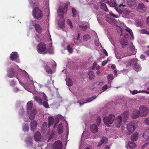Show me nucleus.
<instances>
[{
  "mask_svg": "<svg viewBox=\"0 0 149 149\" xmlns=\"http://www.w3.org/2000/svg\"><path fill=\"white\" fill-rule=\"evenodd\" d=\"M114 114H111L108 117H105L103 118L104 124L107 126H109V124H111L113 121L114 122L115 125L118 128H119L122 125V119L120 116H118L116 118Z\"/></svg>",
  "mask_w": 149,
  "mask_h": 149,
  "instance_id": "f257e3e1",
  "label": "nucleus"
},
{
  "mask_svg": "<svg viewBox=\"0 0 149 149\" xmlns=\"http://www.w3.org/2000/svg\"><path fill=\"white\" fill-rule=\"evenodd\" d=\"M68 8V6L65 4L63 8L62 6L60 7L58 9V14L61 18L62 19L61 25L60 22H59L58 24L61 28H63L64 27V19L63 18V15L67 11V9Z\"/></svg>",
  "mask_w": 149,
  "mask_h": 149,
  "instance_id": "f03ea898",
  "label": "nucleus"
},
{
  "mask_svg": "<svg viewBox=\"0 0 149 149\" xmlns=\"http://www.w3.org/2000/svg\"><path fill=\"white\" fill-rule=\"evenodd\" d=\"M37 51L38 53L42 54H45L47 53V50L46 44L43 42H41L37 46Z\"/></svg>",
  "mask_w": 149,
  "mask_h": 149,
  "instance_id": "7ed1b4c3",
  "label": "nucleus"
},
{
  "mask_svg": "<svg viewBox=\"0 0 149 149\" xmlns=\"http://www.w3.org/2000/svg\"><path fill=\"white\" fill-rule=\"evenodd\" d=\"M32 15L34 17L37 19H40L43 16L42 11L37 7L34 9Z\"/></svg>",
  "mask_w": 149,
  "mask_h": 149,
  "instance_id": "20e7f679",
  "label": "nucleus"
},
{
  "mask_svg": "<svg viewBox=\"0 0 149 149\" xmlns=\"http://www.w3.org/2000/svg\"><path fill=\"white\" fill-rule=\"evenodd\" d=\"M126 128L127 132L126 134L127 135H129L131 134L135 131L136 127L134 123L130 122L127 125Z\"/></svg>",
  "mask_w": 149,
  "mask_h": 149,
  "instance_id": "39448f33",
  "label": "nucleus"
},
{
  "mask_svg": "<svg viewBox=\"0 0 149 149\" xmlns=\"http://www.w3.org/2000/svg\"><path fill=\"white\" fill-rule=\"evenodd\" d=\"M139 109L141 116L142 117L146 116L149 112L148 109L146 106L143 105H141L139 107Z\"/></svg>",
  "mask_w": 149,
  "mask_h": 149,
  "instance_id": "423d86ee",
  "label": "nucleus"
},
{
  "mask_svg": "<svg viewBox=\"0 0 149 149\" xmlns=\"http://www.w3.org/2000/svg\"><path fill=\"white\" fill-rule=\"evenodd\" d=\"M10 58L12 61H15L18 63L20 62L19 55L17 52H12L10 54Z\"/></svg>",
  "mask_w": 149,
  "mask_h": 149,
  "instance_id": "0eeeda50",
  "label": "nucleus"
},
{
  "mask_svg": "<svg viewBox=\"0 0 149 149\" xmlns=\"http://www.w3.org/2000/svg\"><path fill=\"white\" fill-rule=\"evenodd\" d=\"M129 47V52L124 56H131L136 54V51L134 47L132 44L131 43L130 44Z\"/></svg>",
  "mask_w": 149,
  "mask_h": 149,
  "instance_id": "6e6552de",
  "label": "nucleus"
},
{
  "mask_svg": "<svg viewBox=\"0 0 149 149\" xmlns=\"http://www.w3.org/2000/svg\"><path fill=\"white\" fill-rule=\"evenodd\" d=\"M62 143L59 140L56 141L53 144V148L54 149H61L62 148Z\"/></svg>",
  "mask_w": 149,
  "mask_h": 149,
  "instance_id": "1a4fd4ad",
  "label": "nucleus"
},
{
  "mask_svg": "<svg viewBox=\"0 0 149 149\" xmlns=\"http://www.w3.org/2000/svg\"><path fill=\"white\" fill-rule=\"evenodd\" d=\"M30 125L31 131H33L37 127L38 123L36 120H34L31 122Z\"/></svg>",
  "mask_w": 149,
  "mask_h": 149,
  "instance_id": "9d476101",
  "label": "nucleus"
},
{
  "mask_svg": "<svg viewBox=\"0 0 149 149\" xmlns=\"http://www.w3.org/2000/svg\"><path fill=\"white\" fill-rule=\"evenodd\" d=\"M141 115L139 110H135L133 111L132 115V118L133 119L138 118Z\"/></svg>",
  "mask_w": 149,
  "mask_h": 149,
  "instance_id": "9b49d317",
  "label": "nucleus"
},
{
  "mask_svg": "<svg viewBox=\"0 0 149 149\" xmlns=\"http://www.w3.org/2000/svg\"><path fill=\"white\" fill-rule=\"evenodd\" d=\"M126 147L128 149H129L128 148V147L130 148V149H133L136 147V145L134 141H129L127 146Z\"/></svg>",
  "mask_w": 149,
  "mask_h": 149,
  "instance_id": "f8f14e48",
  "label": "nucleus"
},
{
  "mask_svg": "<svg viewBox=\"0 0 149 149\" xmlns=\"http://www.w3.org/2000/svg\"><path fill=\"white\" fill-rule=\"evenodd\" d=\"M138 9L141 10L143 11H146L147 10V8L144 4L142 3H140L138 5Z\"/></svg>",
  "mask_w": 149,
  "mask_h": 149,
  "instance_id": "ddd939ff",
  "label": "nucleus"
},
{
  "mask_svg": "<svg viewBox=\"0 0 149 149\" xmlns=\"http://www.w3.org/2000/svg\"><path fill=\"white\" fill-rule=\"evenodd\" d=\"M36 110L33 109L31 111L30 113V116L29 117V119L31 120H33L34 119L35 115L36 113Z\"/></svg>",
  "mask_w": 149,
  "mask_h": 149,
  "instance_id": "4468645a",
  "label": "nucleus"
},
{
  "mask_svg": "<svg viewBox=\"0 0 149 149\" xmlns=\"http://www.w3.org/2000/svg\"><path fill=\"white\" fill-rule=\"evenodd\" d=\"M91 130L93 133H96L98 130L97 126L95 124H92L90 127Z\"/></svg>",
  "mask_w": 149,
  "mask_h": 149,
  "instance_id": "2eb2a0df",
  "label": "nucleus"
},
{
  "mask_svg": "<svg viewBox=\"0 0 149 149\" xmlns=\"http://www.w3.org/2000/svg\"><path fill=\"white\" fill-rule=\"evenodd\" d=\"M41 137V134L40 132H37L35 133L34 138L36 141H38L40 140Z\"/></svg>",
  "mask_w": 149,
  "mask_h": 149,
  "instance_id": "dca6fc26",
  "label": "nucleus"
},
{
  "mask_svg": "<svg viewBox=\"0 0 149 149\" xmlns=\"http://www.w3.org/2000/svg\"><path fill=\"white\" fill-rule=\"evenodd\" d=\"M139 62L136 58H134L129 61V64L130 65H137L139 64Z\"/></svg>",
  "mask_w": 149,
  "mask_h": 149,
  "instance_id": "f3484780",
  "label": "nucleus"
},
{
  "mask_svg": "<svg viewBox=\"0 0 149 149\" xmlns=\"http://www.w3.org/2000/svg\"><path fill=\"white\" fill-rule=\"evenodd\" d=\"M47 124V122H44L42 125L41 127V132L43 134H44L46 132Z\"/></svg>",
  "mask_w": 149,
  "mask_h": 149,
  "instance_id": "a211bd4d",
  "label": "nucleus"
},
{
  "mask_svg": "<svg viewBox=\"0 0 149 149\" xmlns=\"http://www.w3.org/2000/svg\"><path fill=\"white\" fill-rule=\"evenodd\" d=\"M14 71L12 69H10L8 71V76L10 78H12L14 76Z\"/></svg>",
  "mask_w": 149,
  "mask_h": 149,
  "instance_id": "6ab92c4d",
  "label": "nucleus"
},
{
  "mask_svg": "<svg viewBox=\"0 0 149 149\" xmlns=\"http://www.w3.org/2000/svg\"><path fill=\"white\" fill-rule=\"evenodd\" d=\"M63 127L61 124H59L58 127V134H61L63 130Z\"/></svg>",
  "mask_w": 149,
  "mask_h": 149,
  "instance_id": "aec40b11",
  "label": "nucleus"
},
{
  "mask_svg": "<svg viewBox=\"0 0 149 149\" xmlns=\"http://www.w3.org/2000/svg\"><path fill=\"white\" fill-rule=\"evenodd\" d=\"M88 74L89 76V79L90 80L93 79L95 77V74L94 72L92 71H89L88 72Z\"/></svg>",
  "mask_w": 149,
  "mask_h": 149,
  "instance_id": "412c9836",
  "label": "nucleus"
},
{
  "mask_svg": "<svg viewBox=\"0 0 149 149\" xmlns=\"http://www.w3.org/2000/svg\"><path fill=\"white\" fill-rule=\"evenodd\" d=\"M143 137L148 140H149V129L147 130L143 133Z\"/></svg>",
  "mask_w": 149,
  "mask_h": 149,
  "instance_id": "4be33fe9",
  "label": "nucleus"
},
{
  "mask_svg": "<svg viewBox=\"0 0 149 149\" xmlns=\"http://www.w3.org/2000/svg\"><path fill=\"white\" fill-rule=\"evenodd\" d=\"M138 133L137 132L134 133L131 136V139L132 141H136L138 139Z\"/></svg>",
  "mask_w": 149,
  "mask_h": 149,
  "instance_id": "5701e85b",
  "label": "nucleus"
},
{
  "mask_svg": "<svg viewBox=\"0 0 149 149\" xmlns=\"http://www.w3.org/2000/svg\"><path fill=\"white\" fill-rule=\"evenodd\" d=\"M36 29V31L39 33H41L42 31L41 27L40 25L37 24H36L34 26Z\"/></svg>",
  "mask_w": 149,
  "mask_h": 149,
  "instance_id": "b1692460",
  "label": "nucleus"
},
{
  "mask_svg": "<svg viewBox=\"0 0 149 149\" xmlns=\"http://www.w3.org/2000/svg\"><path fill=\"white\" fill-rule=\"evenodd\" d=\"M33 107V104L30 102H29L27 104V112L29 113L30 111L32 109Z\"/></svg>",
  "mask_w": 149,
  "mask_h": 149,
  "instance_id": "393cba45",
  "label": "nucleus"
},
{
  "mask_svg": "<svg viewBox=\"0 0 149 149\" xmlns=\"http://www.w3.org/2000/svg\"><path fill=\"white\" fill-rule=\"evenodd\" d=\"M111 2L109 3V1H108L107 2L109 3L111 7H114L118 4L116 3V1L115 0H110Z\"/></svg>",
  "mask_w": 149,
  "mask_h": 149,
  "instance_id": "a878e982",
  "label": "nucleus"
},
{
  "mask_svg": "<svg viewBox=\"0 0 149 149\" xmlns=\"http://www.w3.org/2000/svg\"><path fill=\"white\" fill-rule=\"evenodd\" d=\"M35 100L37 102H38L39 105H41L42 104V99L38 96H34L33 97Z\"/></svg>",
  "mask_w": 149,
  "mask_h": 149,
  "instance_id": "bb28decb",
  "label": "nucleus"
},
{
  "mask_svg": "<svg viewBox=\"0 0 149 149\" xmlns=\"http://www.w3.org/2000/svg\"><path fill=\"white\" fill-rule=\"evenodd\" d=\"M122 117L125 120H126L129 117V112L128 111H125L122 114Z\"/></svg>",
  "mask_w": 149,
  "mask_h": 149,
  "instance_id": "cd10ccee",
  "label": "nucleus"
},
{
  "mask_svg": "<svg viewBox=\"0 0 149 149\" xmlns=\"http://www.w3.org/2000/svg\"><path fill=\"white\" fill-rule=\"evenodd\" d=\"M45 69L47 72L49 74H52V70L48 66H45Z\"/></svg>",
  "mask_w": 149,
  "mask_h": 149,
  "instance_id": "c85d7f7f",
  "label": "nucleus"
},
{
  "mask_svg": "<svg viewBox=\"0 0 149 149\" xmlns=\"http://www.w3.org/2000/svg\"><path fill=\"white\" fill-rule=\"evenodd\" d=\"M97 96L98 95H93L91 97H88L86 99V102L87 103L91 102L92 101L95 99Z\"/></svg>",
  "mask_w": 149,
  "mask_h": 149,
  "instance_id": "c756f323",
  "label": "nucleus"
},
{
  "mask_svg": "<svg viewBox=\"0 0 149 149\" xmlns=\"http://www.w3.org/2000/svg\"><path fill=\"white\" fill-rule=\"evenodd\" d=\"M65 81L66 82L67 85L68 86H71L73 85V82L69 78L68 79H66Z\"/></svg>",
  "mask_w": 149,
  "mask_h": 149,
  "instance_id": "7c9ffc66",
  "label": "nucleus"
},
{
  "mask_svg": "<svg viewBox=\"0 0 149 149\" xmlns=\"http://www.w3.org/2000/svg\"><path fill=\"white\" fill-rule=\"evenodd\" d=\"M107 78L108 81V83H111L113 78V76L112 74H109L107 75Z\"/></svg>",
  "mask_w": 149,
  "mask_h": 149,
  "instance_id": "2f4dec72",
  "label": "nucleus"
},
{
  "mask_svg": "<svg viewBox=\"0 0 149 149\" xmlns=\"http://www.w3.org/2000/svg\"><path fill=\"white\" fill-rule=\"evenodd\" d=\"M125 30L129 33L132 38V40H133L134 39V36L131 30L128 27H126Z\"/></svg>",
  "mask_w": 149,
  "mask_h": 149,
  "instance_id": "473e14b6",
  "label": "nucleus"
},
{
  "mask_svg": "<svg viewBox=\"0 0 149 149\" xmlns=\"http://www.w3.org/2000/svg\"><path fill=\"white\" fill-rule=\"evenodd\" d=\"M23 130L24 131H29V127L27 123H24L23 125Z\"/></svg>",
  "mask_w": 149,
  "mask_h": 149,
  "instance_id": "72a5a7b5",
  "label": "nucleus"
},
{
  "mask_svg": "<svg viewBox=\"0 0 149 149\" xmlns=\"http://www.w3.org/2000/svg\"><path fill=\"white\" fill-rule=\"evenodd\" d=\"M101 6L102 8L106 12H108V10L106 5L103 3H101Z\"/></svg>",
  "mask_w": 149,
  "mask_h": 149,
  "instance_id": "f704fd0d",
  "label": "nucleus"
},
{
  "mask_svg": "<svg viewBox=\"0 0 149 149\" xmlns=\"http://www.w3.org/2000/svg\"><path fill=\"white\" fill-rule=\"evenodd\" d=\"M26 143L28 145L30 144L32 141V139L30 137H28L26 138L25 140Z\"/></svg>",
  "mask_w": 149,
  "mask_h": 149,
  "instance_id": "c9c22d12",
  "label": "nucleus"
},
{
  "mask_svg": "<svg viewBox=\"0 0 149 149\" xmlns=\"http://www.w3.org/2000/svg\"><path fill=\"white\" fill-rule=\"evenodd\" d=\"M72 12L73 14V17H75L76 15L77 14V12L76 10V9L74 8H72Z\"/></svg>",
  "mask_w": 149,
  "mask_h": 149,
  "instance_id": "e433bc0d",
  "label": "nucleus"
},
{
  "mask_svg": "<svg viewBox=\"0 0 149 149\" xmlns=\"http://www.w3.org/2000/svg\"><path fill=\"white\" fill-rule=\"evenodd\" d=\"M106 20L109 23H111L113 21V20L111 17H109V15H107L106 17Z\"/></svg>",
  "mask_w": 149,
  "mask_h": 149,
  "instance_id": "4c0bfd02",
  "label": "nucleus"
},
{
  "mask_svg": "<svg viewBox=\"0 0 149 149\" xmlns=\"http://www.w3.org/2000/svg\"><path fill=\"white\" fill-rule=\"evenodd\" d=\"M54 119L52 118H49V126L52 125L54 123Z\"/></svg>",
  "mask_w": 149,
  "mask_h": 149,
  "instance_id": "58836bf2",
  "label": "nucleus"
},
{
  "mask_svg": "<svg viewBox=\"0 0 149 149\" xmlns=\"http://www.w3.org/2000/svg\"><path fill=\"white\" fill-rule=\"evenodd\" d=\"M79 28L83 31H85L86 30L88 26L87 25L85 26L84 25H82L79 26Z\"/></svg>",
  "mask_w": 149,
  "mask_h": 149,
  "instance_id": "ea45409f",
  "label": "nucleus"
},
{
  "mask_svg": "<svg viewBox=\"0 0 149 149\" xmlns=\"http://www.w3.org/2000/svg\"><path fill=\"white\" fill-rule=\"evenodd\" d=\"M117 32L118 34L120 36H121L122 34V29L121 27L118 26L117 28Z\"/></svg>",
  "mask_w": 149,
  "mask_h": 149,
  "instance_id": "a19ab883",
  "label": "nucleus"
},
{
  "mask_svg": "<svg viewBox=\"0 0 149 149\" xmlns=\"http://www.w3.org/2000/svg\"><path fill=\"white\" fill-rule=\"evenodd\" d=\"M118 1L120 3H121L118 4V6L119 7H120L121 6H122L123 7H124L125 6V5H123V3L125 2V0H118Z\"/></svg>",
  "mask_w": 149,
  "mask_h": 149,
  "instance_id": "79ce46f5",
  "label": "nucleus"
},
{
  "mask_svg": "<svg viewBox=\"0 0 149 149\" xmlns=\"http://www.w3.org/2000/svg\"><path fill=\"white\" fill-rule=\"evenodd\" d=\"M107 139L106 137H103L100 142L102 144L104 142L105 143H106L107 142Z\"/></svg>",
  "mask_w": 149,
  "mask_h": 149,
  "instance_id": "37998d69",
  "label": "nucleus"
},
{
  "mask_svg": "<svg viewBox=\"0 0 149 149\" xmlns=\"http://www.w3.org/2000/svg\"><path fill=\"white\" fill-rule=\"evenodd\" d=\"M52 43L51 42L50 44V47L48 49V51L49 53L51 54H53L54 53V51L53 48L52 47Z\"/></svg>",
  "mask_w": 149,
  "mask_h": 149,
  "instance_id": "c03bdc74",
  "label": "nucleus"
},
{
  "mask_svg": "<svg viewBox=\"0 0 149 149\" xmlns=\"http://www.w3.org/2000/svg\"><path fill=\"white\" fill-rule=\"evenodd\" d=\"M42 105H43V106L45 108H49V105L47 101H44L42 102Z\"/></svg>",
  "mask_w": 149,
  "mask_h": 149,
  "instance_id": "a18cd8bd",
  "label": "nucleus"
},
{
  "mask_svg": "<svg viewBox=\"0 0 149 149\" xmlns=\"http://www.w3.org/2000/svg\"><path fill=\"white\" fill-rule=\"evenodd\" d=\"M120 44L121 45L122 47L124 48L126 47V46L127 44V42L125 41H123L120 42Z\"/></svg>",
  "mask_w": 149,
  "mask_h": 149,
  "instance_id": "49530a36",
  "label": "nucleus"
},
{
  "mask_svg": "<svg viewBox=\"0 0 149 149\" xmlns=\"http://www.w3.org/2000/svg\"><path fill=\"white\" fill-rule=\"evenodd\" d=\"M90 36L88 35H85L84 36L83 39L84 40H88L90 38Z\"/></svg>",
  "mask_w": 149,
  "mask_h": 149,
  "instance_id": "de8ad7c7",
  "label": "nucleus"
},
{
  "mask_svg": "<svg viewBox=\"0 0 149 149\" xmlns=\"http://www.w3.org/2000/svg\"><path fill=\"white\" fill-rule=\"evenodd\" d=\"M115 56L118 59H120L124 57L121 56L120 54L119 53H116Z\"/></svg>",
  "mask_w": 149,
  "mask_h": 149,
  "instance_id": "09e8293b",
  "label": "nucleus"
},
{
  "mask_svg": "<svg viewBox=\"0 0 149 149\" xmlns=\"http://www.w3.org/2000/svg\"><path fill=\"white\" fill-rule=\"evenodd\" d=\"M141 32L142 33L149 35V32L146 30L145 29L142 30L141 31Z\"/></svg>",
  "mask_w": 149,
  "mask_h": 149,
  "instance_id": "8fccbe9b",
  "label": "nucleus"
},
{
  "mask_svg": "<svg viewBox=\"0 0 149 149\" xmlns=\"http://www.w3.org/2000/svg\"><path fill=\"white\" fill-rule=\"evenodd\" d=\"M67 50L68 52L70 53H72L73 52V50L72 48H71L70 45H68L67 46Z\"/></svg>",
  "mask_w": 149,
  "mask_h": 149,
  "instance_id": "3c124183",
  "label": "nucleus"
},
{
  "mask_svg": "<svg viewBox=\"0 0 149 149\" xmlns=\"http://www.w3.org/2000/svg\"><path fill=\"white\" fill-rule=\"evenodd\" d=\"M133 68L134 70L137 72L139 71L141 69L139 66H134Z\"/></svg>",
  "mask_w": 149,
  "mask_h": 149,
  "instance_id": "603ef678",
  "label": "nucleus"
},
{
  "mask_svg": "<svg viewBox=\"0 0 149 149\" xmlns=\"http://www.w3.org/2000/svg\"><path fill=\"white\" fill-rule=\"evenodd\" d=\"M109 14L110 15V16H112L114 17L118 18L119 17V16L118 15L114 14L112 12H110Z\"/></svg>",
  "mask_w": 149,
  "mask_h": 149,
  "instance_id": "864d4df0",
  "label": "nucleus"
},
{
  "mask_svg": "<svg viewBox=\"0 0 149 149\" xmlns=\"http://www.w3.org/2000/svg\"><path fill=\"white\" fill-rule=\"evenodd\" d=\"M67 23L69 24L70 26V27L71 28H72L73 27L72 22L70 20L68 19L67 20Z\"/></svg>",
  "mask_w": 149,
  "mask_h": 149,
  "instance_id": "5fc2aeb1",
  "label": "nucleus"
},
{
  "mask_svg": "<svg viewBox=\"0 0 149 149\" xmlns=\"http://www.w3.org/2000/svg\"><path fill=\"white\" fill-rule=\"evenodd\" d=\"M101 119L100 117H97V119L96 120V121L98 125H99L100 123L101 122Z\"/></svg>",
  "mask_w": 149,
  "mask_h": 149,
  "instance_id": "6e6d98bb",
  "label": "nucleus"
},
{
  "mask_svg": "<svg viewBox=\"0 0 149 149\" xmlns=\"http://www.w3.org/2000/svg\"><path fill=\"white\" fill-rule=\"evenodd\" d=\"M143 25V23L141 22H138L136 23V26L138 27H141Z\"/></svg>",
  "mask_w": 149,
  "mask_h": 149,
  "instance_id": "4d7b16f0",
  "label": "nucleus"
},
{
  "mask_svg": "<svg viewBox=\"0 0 149 149\" xmlns=\"http://www.w3.org/2000/svg\"><path fill=\"white\" fill-rule=\"evenodd\" d=\"M144 122L146 124L149 125V118L146 119L144 120Z\"/></svg>",
  "mask_w": 149,
  "mask_h": 149,
  "instance_id": "13d9d810",
  "label": "nucleus"
},
{
  "mask_svg": "<svg viewBox=\"0 0 149 149\" xmlns=\"http://www.w3.org/2000/svg\"><path fill=\"white\" fill-rule=\"evenodd\" d=\"M100 69L99 66H97L96 67V66H93L92 69V70H95L96 69L97 70H98Z\"/></svg>",
  "mask_w": 149,
  "mask_h": 149,
  "instance_id": "bf43d9fd",
  "label": "nucleus"
},
{
  "mask_svg": "<svg viewBox=\"0 0 149 149\" xmlns=\"http://www.w3.org/2000/svg\"><path fill=\"white\" fill-rule=\"evenodd\" d=\"M115 9H116V10L117 12H118V13L119 14H121L122 12V11L120 9L118 8H115Z\"/></svg>",
  "mask_w": 149,
  "mask_h": 149,
  "instance_id": "052dcab7",
  "label": "nucleus"
},
{
  "mask_svg": "<svg viewBox=\"0 0 149 149\" xmlns=\"http://www.w3.org/2000/svg\"><path fill=\"white\" fill-rule=\"evenodd\" d=\"M94 43L96 46H98L99 45L100 42L98 39H97V40H95Z\"/></svg>",
  "mask_w": 149,
  "mask_h": 149,
  "instance_id": "680f3d73",
  "label": "nucleus"
},
{
  "mask_svg": "<svg viewBox=\"0 0 149 149\" xmlns=\"http://www.w3.org/2000/svg\"><path fill=\"white\" fill-rule=\"evenodd\" d=\"M107 85H104L102 88V90L105 91L107 89Z\"/></svg>",
  "mask_w": 149,
  "mask_h": 149,
  "instance_id": "e2e57ef3",
  "label": "nucleus"
},
{
  "mask_svg": "<svg viewBox=\"0 0 149 149\" xmlns=\"http://www.w3.org/2000/svg\"><path fill=\"white\" fill-rule=\"evenodd\" d=\"M43 99L44 100H45L46 101H47V97L46 95L44 94L43 93Z\"/></svg>",
  "mask_w": 149,
  "mask_h": 149,
  "instance_id": "0e129e2a",
  "label": "nucleus"
},
{
  "mask_svg": "<svg viewBox=\"0 0 149 149\" xmlns=\"http://www.w3.org/2000/svg\"><path fill=\"white\" fill-rule=\"evenodd\" d=\"M15 85V82L13 81H12L10 83V85L12 86H14Z\"/></svg>",
  "mask_w": 149,
  "mask_h": 149,
  "instance_id": "69168bd1",
  "label": "nucleus"
},
{
  "mask_svg": "<svg viewBox=\"0 0 149 149\" xmlns=\"http://www.w3.org/2000/svg\"><path fill=\"white\" fill-rule=\"evenodd\" d=\"M56 118H57V120H58V122H58V121H59V120H60V119H62V117L61 116H60V115H59L57 117H56Z\"/></svg>",
  "mask_w": 149,
  "mask_h": 149,
  "instance_id": "338daca9",
  "label": "nucleus"
},
{
  "mask_svg": "<svg viewBox=\"0 0 149 149\" xmlns=\"http://www.w3.org/2000/svg\"><path fill=\"white\" fill-rule=\"evenodd\" d=\"M146 22L147 24L149 26V16L146 18Z\"/></svg>",
  "mask_w": 149,
  "mask_h": 149,
  "instance_id": "774afa93",
  "label": "nucleus"
}]
</instances>
